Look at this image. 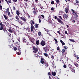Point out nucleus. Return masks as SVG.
Segmentation results:
<instances>
[{"instance_id":"nucleus-63","label":"nucleus","mask_w":79,"mask_h":79,"mask_svg":"<svg viewBox=\"0 0 79 79\" xmlns=\"http://www.w3.org/2000/svg\"><path fill=\"white\" fill-rule=\"evenodd\" d=\"M0 25L1 26L3 27V24H2V23H0Z\"/></svg>"},{"instance_id":"nucleus-21","label":"nucleus","mask_w":79,"mask_h":79,"mask_svg":"<svg viewBox=\"0 0 79 79\" xmlns=\"http://www.w3.org/2000/svg\"><path fill=\"white\" fill-rule=\"evenodd\" d=\"M33 50H38V49L35 46H33Z\"/></svg>"},{"instance_id":"nucleus-7","label":"nucleus","mask_w":79,"mask_h":79,"mask_svg":"<svg viewBox=\"0 0 79 79\" xmlns=\"http://www.w3.org/2000/svg\"><path fill=\"white\" fill-rule=\"evenodd\" d=\"M43 64L44 65H45L46 68H47V67L48 66V62H44V63Z\"/></svg>"},{"instance_id":"nucleus-47","label":"nucleus","mask_w":79,"mask_h":79,"mask_svg":"<svg viewBox=\"0 0 79 79\" xmlns=\"http://www.w3.org/2000/svg\"><path fill=\"white\" fill-rule=\"evenodd\" d=\"M52 67H53V68H56V65H55V64H53Z\"/></svg>"},{"instance_id":"nucleus-39","label":"nucleus","mask_w":79,"mask_h":79,"mask_svg":"<svg viewBox=\"0 0 79 79\" xmlns=\"http://www.w3.org/2000/svg\"><path fill=\"white\" fill-rule=\"evenodd\" d=\"M23 12L25 14H26V15H27L28 13H27V12H25V11L24 10H23Z\"/></svg>"},{"instance_id":"nucleus-49","label":"nucleus","mask_w":79,"mask_h":79,"mask_svg":"<svg viewBox=\"0 0 79 79\" xmlns=\"http://www.w3.org/2000/svg\"><path fill=\"white\" fill-rule=\"evenodd\" d=\"M51 10H52V11H54V8H53V7H52L51 8Z\"/></svg>"},{"instance_id":"nucleus-14","label":"nucleus","mask_w":79,"mask_h":79,"mask_svg":"<svg viewBox=\"0 0 79 79\" xmlns=\"http://www.w3.org/2000/svg\"><path fill=\"white\" fill-rule=\"evenodd\" d=\"M9 17H10V18H13L14 16V14H10L9 15Z\"/></svg>"},{"instance_id":"nucleus-28","label":"nucleus","mask_w":79,"mask_h":79,"mask_svg":"<svg viewBox=\"0 0 79 79\" xmlns=\"http://www.w3.org/2000/svg\"><path fill=\"white\" fill-rule=\"evenodd\" d=\"M38 34L39 36H40L41 35V32L40 31L38 32Z\"/></svg>"},{"instance_id":"nucleus-26","label":"nucleus","mask_w":79,"mask_h":79,"mask_svg":"<svg viewBox=\"0 0 79 79\" xmlns=\"http://www.w3.org/2000/svg\"><path fill=\"white\" fill-rule=\"evenodd\" d=\"M35 28H37L39 27V25H38V24L36 23L35 25Z\"/></svg>"},{"instance_id":"nucleus-32","label":"nucleus","mask_w":79,"mask_h":79,"mask_svg":"<svg viewBox=\"0 0 79 79\" xmlns=\"http://www.w3.org/2000/svg\"><path fill=\"white\" fill-rule=\"evenodd\" d=\"M41 60H44V58L42 56H41Z\"/></svg>"},{"instance_id":"nucleus-41","label":"nucleus","mask_w":79,"mask_h":79,"mask_svg":"<svg viewBox=\"0 0 79 79\" xmlns=\"http://www.w3.org/2000/svg\"><path fill=\"white\" fill-rule=\"evenodd\" d=\"M59 1H60V0H56V2L57 4H58Z\"/></svg>"},{"instance_id":"nucleus-17","label":"nucleus","mask_w":79,"mask_h":79,"mask_svg":"<svg viewBox=\"0 0 79 79\" xmlns=\"http://www.w3.org/2000/svg\"><path fill=\"white\" fill-rule=\"evenodd\" d=\"M16 13L17 15L18 16H19V15H20V13H19V12L18 10L16 11Z\"/></svg>"},{"instance_id":"nucleus-64","label":"nucleus","mask_w":79,"mask_h":79,"mask_svg":"<svg viewBox=\"0 0 79 79\" xmlns=\"http://www.w3.org/2000/svg\"><path fill=\"white\" fill-rule=\"evenodd\" d=\"M57 50H60V47H57Z\"/></svg>"},{"instance_id":"nucleus-61","label":"nucleus","mask_w":79,"mask_h":79,"mask_svg":"<svg viewBox=\"0 0 79 79\" xmlns=\"http://www.w3.org/2000/svg\"><path fill=\"white\" fill-rule=\"evenodd\" d=\"M48 76H51L50 73L49 72L48 73Z\"/></svg>"},{"instance_id":"nucleus-31","label":"nucleus","mask_w":79,"mask_h":79,"mask_svg":"<svg viewBox=\"0 0 79 79\" xmlns=\"http://www.w3.org/2000/svg\"><path fill=\"white\" fill-rule=\"evenodd\" d=\"M63 53H64V52H66L65 50H62L61 51Z\"/></svg>"},{"instance_id":"nucleus-45","label":"nucleus","mask_w":79,"mask_h":79,"mask_svg":"<svg viewBox=\"0 0 79 79\" xmlns=\"http://www.w3.org/2000/svg\"><path fill=\"white\" fill-rule=\"evenodd\" d=\"M8 2L9 3H11V0H8Z\"/></svg>"},{"instance_id":"nucleus-38","label":"nucleus","mask_w":79,"mask_h":79,"mask_svg":"<svg viewBox=\"0 0 79 79\" xmlns=\"http://www.w3.org/2000/svg\"><path fill=\"white\" fill-rule=\"evenodd\" d=\"M65 12L66 13H68V9L67 8L65 9Z\"/></svg>"},{"instance_id":"nucleus-34","label":"nucleus","mask_w":79,"mask_h":79,"mask_svg":"<svg viewBox=\"0 0 79 79\" xmlns=\"http://www.w3.org/2000/svg\"><path fill=\"white\" fill-rule=\"evenodd\" d=\"M71 69V71H72V72H73V73H75V70L73 69Z\"/></svg>"},{"instance_id":"nucleus-15","label":"nucleus","mask_w":79,"mask_h":79,"mask_svg":"<svg viewBox=\"0 0 79 79\" xmlns=\"http://www.w3.org/2000/svg\"><path fill=\"white\" fill-rule=\"evenodd\" d=\"M34 26H31V31H34Z\"/></svg>"},{"instance_id":"nucleus-19","label":"nucleus","mask_w":79,"mask_h":79,"mask_svg":"<svg viewBox=\"0 0 79 79\" xmlns=\"http://www.w3.org/2000/svg\"><path fill=\"white\" fill-rule=\"evenodd\" d=\"M20 50H18V51H19L18 52H17V51H16L17 53V55H20V53H19V52H20Z\"/></svg>"},{"instance_id":"nucleus-11","label":"nucleus","mask_w":79,"mask_h":79,"mask_svg":"<svg viewBox=\"0 0 79 79\" xmlns=\"http://www.w3.org/2000/svg\"><path fill=\"white\" fill-rule=\"evenodd\" d=\"M63 17L64 18H66V19H68V15H67L66 14H64L63 15Z\"/></svg>"},{"instance_id":"nucleus-56","label":"nucleus","mask_w":79,"mask_h":79,"mask_svg":"<svg viewBox=\"0 0 79 79\" xmlns=\"http://www.w3.org/2000/svg\"><path fill=\"white\" fill-rule=\"evenodd\" d=\"M41 16H42V18H45L44 15H41Z\"/></svg>"},{"instance_id":"nucleus-52","label":"nucleus","mask_w":79,"mask_h":79,"mask_svg":"<svg viewBox=\"0 0 79 79\" xmlns=\"http://www.w3.org/2000/svg\"><path fill=\"white\" fill-rule=\"evenodd\" d=\"M0 9L1 10H2V5H0Z\"/></svg>"},{"instance_id":"nucleus-59","label":"nucleus","mask_w":79,"mask_h":79,"mask_svg":"<svg viewBox=\"0 0 79 79\" xmlns=\"http://www.w3.org/2000/svg\"><path fill=\"white\" fill-rule=\"evenodd\" d=\"M63 56L64 57H66V54H63Z\"/></svg>"},{"instance_id":"nucleus-60","label":"nucleus","mask_w":79,"mask_h":79,"mask_svg":"<svg viewBox=\"0 0 79 79\" xmlns=\"http://www.w3.org/2000/svg\"><path fill=\"white\" fill-rule=\"evenodd\" d=\"M14 34H15V35H16V34H17V33H16V32H15V31H14Z\"/></svg>"},{"instance_id":"nucleus-1","label":"nucleus","mask_w":79,"mask_h":79,"mask_svg":"<svg viewBox=\"0 0 79 79\" xmlns=\"http://www.w3.org/2000/svg\"><path fill=\"white\" fill-rule=\"evenodd\" d=\"M59 18L57 19V21L60 24H61L62 25H64V23L62 21L63 20V19L61 17V16H59Z\"/></svg>"},{"instance_id":"nucleus-2","label":"nucleus","mask_w":79,"mask_h":79,"mask_svg":"<svg viewBox=\"0 0 79 79\" xmlns=\"http://www.w3.org/2000/svg\"><path fill=\"white\" fill-rule=\"evenodd\" d=\"M71 11L73 12V15L74 16H75L77 18H78L79 16L77 15V13L76 12V11L74 10L73 9H71Z\"/></svg>"},{"instance_id":"nucleus-8","label":"nucleus","mask_w":79,"mask_h":79,"mask_svg":"<svg viewBox=\"0 0 79 79\" xmlns=\"http://www.w3.org/2000/svg\"><path fill=\"white\" fill-rule=\"evenodd\" d=\"M9 32H10L11 33H12L13 32H13H15V30H13V29L10 28L9 29Z\"/></svg>"},{"instance_id":"nucleus-54","label":"nucleus","mask_w":79,"mask_h":79,"mask_svg":"<svg viewBox=\"0 0 79 79\" xmlns=\"http://www.w3.org/2000/svg\"><path fill=\"white\" fill-rule=\"evenodd\" d=\"M31 22L32 24H34L35 22L33 20H31Z\"/></svg>"},{"instance_id":"nucleus-29","label":"nucleus","mask_w":79,"mask_h":79,"mask_svg":"<svg viewBox=\"0 0 79 79\" xmlns=\"http://www.w3.org/2000/svg\"><path fill=\"white\" fill-rule=\"evenodd\" d=\"M37 51V50H33V52L34 53H36Z\"/></svg>"},{"instance_id":"nucleus-13","label":"nucleus","mask_w":79,"mask_h":79,"mask_svg":"<svg viewBox=\"0 0 79 79\" xmlns=\"http://www.w3.org/2000/svg\"><path fill=\"white\" fill-rule=\"evenodd\" d=\"M56 72H52V76H56Z\"/></svg>"},{"instance_id":"nucleus-30","label":"nucleus","mask_w":79,"mask_h":79,"mask_svg":"<svg viewBox=\"0 0 79 79\" xmlns=\"http://www.w3.org/2000/svg\"><path fill=\"white\" fill-rule=\"evenodd\" d=\"M40 63H41V64H44L45 62H44V60H41Z\"/></svg>"},{"instance_id":"nucleus-9","label":"nucleus","mask_w":79,"mask_h":79,"mask_svg":"<svg viewBox=\"0 0 79 79\" xmlns=\"http://www.w3.org/2000/svg\"><path fill=\"white\" fill-rule=\"evenodd\" d=\"M23 43H26V42H27V40H26V39L25 38H23Z\"/></svg>"},{"instance_id":"nucleus-42","label":"nucleus","mask_w":79,"mask_h":79,"mask_svg":"<svg viewBox=\"0 0 79 79\" xmlns=\"http://www.w3.org/2000/svg\"><path fill=\"white\" fill-rule=\"evenodd\" d=\"M51 58H52V59H55V58H54V56L53 55L51 56Z\"/></svg>"},{"instance_id":"nucleus-3","label":"nucleus","mask_w":79,"mask_h":79,"mask_svg":"<svg viewBox=\"0 0 79 79\" xmlns=\"http://www.w3.org/2000/svg\"><path fill=\"white\" fill-rule=\"evenodd\" d=\"M10 48H11L12 49H14V50H18V48L15 47V46H14L13 44L10 45Z\"/></svg>"},{"instance_id":"nucleus-40","label":"nucleus","mask_w":79,"mask_h":79,"mask_svg":"<svg viewBox=\"0 0 79 79\" xmlns=\"http://www.w3.org/2000/svg\"><path fill=\"white\" fill-rule=\"evenodd\" d=\"M47 47H44L43 48V49H44V50H47Z\"/></svg>"},{"instance_id":"nucleus-55","label":"nucleus","mask_w":79,"mask_h":79,"mask_svg":"<svg viewBox=\"0 0 79 79\" xmlns=\"http://www.w3.org/2000/svg\"><path fill=\"white\" fill-rule=\"evenodd\" d=\"M64 48L65 50H66L67 49V47L66 46H64Z\"/></svg>"},{"instance_id":"nucleus-53","label":"nucleus","mask_w":79,"mask_h":79,"mask_svg":"<svg viewBox=\"0 0 79 79\" xmlns=\"http://www.w3.org/2000/svg\"><path fill=\"white\" fill-rule=\"evenodd\" d=\"M57 33L59 34H61V33L60 32V31H57Z\"/></svg>"},{"instance_id":"nucleus-20","label":"nucleus","mask_w":79,"mask_h":79,"mask_svg":"<svg viewBox=\"0 0 79 79\" xmlns=\"http://www.w3.org/2000/svg\"><path fill=\"white\" fill-rule=\"evenodd\" d=\"M36 45H37L39 44V40H36Z\"/></svg>"},{"instance_id":"nucleus-6","label":"nucleus","mask_w":79,"mask_h":79,"mask_svg":"<svg viewBox=\"0 0 79 79\" xmlns=\"http://www.w3.org/2000/svg\"><path fill=\"white\" fill-rule=\"evenodd\" d=\"M20 19L22 21H27V19L23 16L20 17Z\"/></svg>"},{"instance_id":"nucleus-48","label":"nucleus","mask_w":79,"mask_h":79,"mask_svg":"<svg viewBox=\"0 0 79 79\" xmlns=\"http://www.w3.org/2000/svg\"><path fill=\"white\" fill-rule=\"evenodd\" d=\"M63 67L64 68H66V65H65V64H64V66H63Z\"/></svg>"},{"instance_id":"nucleus-46","label":"nucleus","mask_w":79,"mask_h":79,"mask_svg":"<svg viewBox=\"0 0 79 79\" xmlns=\"http://www.w3.org/2000/svg\"><path fill=\"white\" fill-rule=\"evenodd\" d=\"M13 10H16V7H15V6H13Z\"/></svg>"},{"instance_id":"nucleus-24","label":"nucleus","mask_w":79,"mask_h":79,"mask_svg":"<svg viewBox=\"0 0 79 79\" xmlns=\"http://www.w3.org/2000/svg\"><path fill=\"white\" fill-rule=\"evenodd\" d=\"M33 12H34V15H37V10L33 11Z\"/></svg>"},{"instance_id":"nucleus-18","label":"nucleus","mask_w":79,"mask_h":79,"mask_svg":"<svg viewBox=\"0 0 79 79\" xmlns=\"http://www.w3.org/2000/svg\"><path fill=\"white\" fill-rule=\"evenodd\" d=\"M48 21H52V19H51V17H50V16H49L48 17Z\"/></svg>"},{"instance_id":"nucleus-44","label":"nucleus","mask_w":79,"mask_h":79,"mask_svg":"<svg viewBox=\"0 0 79 79\" xmlns=\"http://www.w3.org/2000/svg\"><path fill=\"white\" fill-rule=\"evenodd\" d=\"M52 5H53L54 4V1H52L51 2Z\"/></svg>"},{"instance_id":"nucleus-51","label":"nucleus","mask_w":79,"mask_h":79,"mask_svg":"<svg viewBox=\"0 0 79 79\" xmlns=\"http://www.w3.org/2000/svg\"><path fill=\"white\" fill-rule=\"evenodd\" d=\"M7 13H8V16L10 15V11H8Z\"/></svg>"},{"instance_id":"nucleus-57","label":"nucleus","mask_w":79,"mask_h":79,"mask_svg":"<svg viewBox=\"0 0 79 79\" xmlns=\"http://www.w3.org/2000/svg\"><path fill=\"white\" fill-rule=\"evenodd\" d=\"M27 30L28 31H30V29L29 28V27H27Z\"/></svg>"},{"instance_id":"nucleus-62","label":"nucleus","mask_w":79,"mask_h":79,"mask_svg":"<svg viewBox=\"0 0 79 79\" xmlns=\"http://www.w3.org/2000/svg\"><path fill=\"white\" fill-rule=\"evenodd\" d=\"M62 45H65V43H64V42H63L62 43Z\"/></svg>"},{"instance_id":"nucleus-50","label":"nucleus","mask_w":79,"mask_h":79,"mask_svg":"<svg viewBox=\"0 0 79 79\" xmlns=\"http://www.w3.org/2000/svg\"><path fill=\"white\" fill-rule=\"evenodd\" d=\"M25 4L26 6L28 7V6L27 5V3L25 2Z\"/></svg>"},{"instance_id":"nucleus-12","label":"nucleus","mask_w":79,"mask_h":79,"mask_svg":"<svg viewBox=\"0 0 79 79\" xmlns=\"http://www.w3.org/2000/svg\"><path fill=\"white\" fill-rule=\"evenodd\" d=\"M35 40V39H34V38H32L31 40L30 41L31 42H32V43H34Z\"/></svg>"},{"instance_id":"nucleus-25","label":"nucleus","mask_w":79,"mask_h":79,"mask_svg":"<svg viewBox=\"0 0 79 79\" xmlns=\"http://www.w3.org/2000/svg\"><path fill=\"white\" fill-rule=\"evenodd\" d=\"M54 40H55V44H58V41H57V40H56V39L55 38H54Z\"/></svg>"},{"instance_id":"nucleus-5","label":"nucleus","mask_w":79,"mask_h":79,"mask_svg":"<svg viewBox=\"0 0 79 79\" xmlns=\"http://www.w3.org/2000/svg\"><path fill=\"white\" fill-rule=\"evenodd\" d=\"M40 44L42 46H44L45 45V42L44 40H43L41 41Z\"/></svg>"},{"instance_id":"nucleus-35","label":"nucleus","mask_w":79,"mask_h":79,"mask_svg":"<svg viewBox=\"0 0 79 79\" xmlns=\"http://www.w3.org/2000/svg\"><path fill=\"white\" fill-rule=\"evenodd\" d=\"M4 16V18L5 19H7V17H6V15H3Z\"/></svg>"},{"instance_id":"nucleus-43","label":"nucleus","mask_w":79,"mask_h":79,"mask_svg":"<svg viewBox=\"0 0 79 79\" xmlns=\"http://www.w3.org/2000/svg\"><path fill=\"white\" fill-rule=\"evenodd\" d=\"M44 52H45L46 53H47V52H48V51H49V50H44Z\"/></svg>"},{"instance_id":"nucleus-16","label":"nucleus","mask_w":79,"mask_h":79,"mask_svg":"<svg viewBox=\"0 0 79 79\" xmlns=\"http://www.w3.org/2000/svg\"><path fill=\"white\" fill-rule=\"evenodd\" d=\"M37 52L39 55H41L42 54V52L40 51V50H37Z\"/></svg>"},{"instance_id":"nucleus-10","label":"nucleus","mask_w":79,"mask_h":79,"mask_svg":"<svg viewBox=\"0 0 79 79\" xmlns=\"http://www.w3.org/2000/svg\"><path fill=\"white\" fill-rule=\"evenodd\" d=\"M69 69H74V67H73V66H72L70 64H69Z\"/></svg>"},{"instance_id":"nucleus-27","label":"nucleus","mask_w":79,"mask_h":79,"mask_svg":"<svg viewBox=\"0 0 79 79\" xmlns=\"http://www.w3.org/2000/svg\"><path fill=\"white\" fill-rule=\"evenodd\" d=\"M74 64L75 66H76V67H78V66H79V65H78V64L77 63H76V64L74 63Z\"/></svg>"},{"instance_id":"nucleus-23","label":"nucleus","mask_w":79,"mask_h":79,"mask_svg":"<svg viewBox=\"0 0 79 79\" xmlns=\"http://www.w3.org/2000/svg\"><path fill=\"white\" fill-rule=\"evenodd\" d=\"M33 11H37V7L35 6L34 8H33Z\"/></svg>"},{"instance_id":"nucleus-33","label":"nucleus","mask_w":79,"mask_h":79,"mask_svg":"<svg viewBox=\"0 0 79 79\" xmlns=\"http://www.w3.org/2000/svg\"><path fill=\"white\" fill-rule=\"evenodd\" d=\"M3 31L4 32H5V31L6 32H7V30H6V28L3 29Z\"/></svg>"},{"instance_id":"nucleus-4","label":"nucleus","mask_w":79,"mask_h":79,"mask_svg":"<svg viewBox=\"0 0 79 79\" xmlns=\"http://www.w3.org/2000/svg\"><path fill=\"white\" fill-rule=\"evenodd\" d=\"M15 19H17V21L19 23H20V22H21V20L19 19V17L17 15H16L15 16Z\"/></svg>"},{"instance_id":"nucleus-58","label":"nucleus","mask_w":79,"mask_h":79,"mask_svg":"<svg viewBox=\"0 0 79 79\" xmlns=\"http://www.w3.org/2000/svg\"><path fill=\"white\" fill-rule=\"evenodd\" d=\"M76 3H79V1L77 0H76Z\"/></svg>"},{"instance_id":"nucleus-36","label":"nucleus","mask_w":79,"mask_h":79,"mask_svg":"<svg viewBox=\"0 0 79 79\" xmlns=\"http://www.w3.org/2000/svg\"><path fill=\"white\" fill-rule=\"evenodd\" d=\"M44 55L45 56H46V57L48 56V54L47 53H44Z\"/></svg>"},{"instance_id":"nucleus-37","label":"nucleus","mask_w":79,"mask_h":79,"mask_svg":"<svg viewBox=\"0 0 79 79\" xmlns=\"http://www.w3.org/2000/svg\"><path fill=\"white\" fill-rule=\"evenodd\" d=\"M3 27L2 26H1L0 28V30H3Z\"/></svg>"},{"instance_id":"nucleus-22","label":"nucleus","mask_w":79,"mask_h":79,"mask_svg":"<svg viewBox=\"0 0 79 79\" xmlns=\"http://www.w3.org/2000/svg\"><path fill=\"white\" fill-rule=\"evenodd\" d=\"M69 40H70V41H71V42H75V41H74V40H73L72 39H70Z\"/></svg>"}]
</instances>
